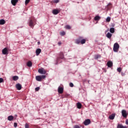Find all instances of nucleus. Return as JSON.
I'll return each mask as SVG.
<instances>
[{
  "mask_svg": "<svg viewBox=\"0 0 128 128\" xmlns=\"http://www.w3.org/2000/svg\"><path fill=\"white\" fill-rule=\"evenodd\" d=\"M107 66H108V68H112L113 66L112 62V61H108L107 62Z\"/></svg>",
  "mask_w": 128,
  "mask_h": 128,
  "instance_id": "13",
  "label": "nucleus"
},
{
  "mask_svg": "<svg viewBox=\"0 0 128 128\" xmlns=\"http://www.w3.org/2000/svg\"><path fill=\"white\" fill-rule=\"evenodd\" d=\"M122 114L123 118H128V113L126 112V110H123L122 111Z\"/></svg>",
  "mask_w": 128,
  "mask_h": 128,
  "instance_id": "5",
  "label": "nucleus"
},
{
  "mask_svg": "<svg viewBox=\"0 0 128 128\" xmlns=\"http://www.w3.org/2000/svg\"><path fill=\"white\" fill-rule=\"evenodd\" d=\"M12 80H18V76H14L12 77Z\"/></svg>",
  "mask_w": 128,
  "mask_h": 128,
  "instance_id": "25",
  "label": "nucleus"
},
{
  "mask_svg": "<svg viewBox=\"0 0 128 128\" xmlns=\"http://www.w3.org/2000/svg\"><path fill=\"white\" fill-rule=\"evenodd\" d=\"M36 56H40V54L42 52V50L40 48H38L36 50Z\"/></svg>",
  "mask_w": 128,
  "mask_h": 128,
  "instance_id": "11",
  "label": "nucleus"
},
{
  "mask_svg": "<svg viewBox=\"0 0 128 128\" xmlns=\"http://www.w3.org/2000/svg\"><path fill=\"white\" fill-rule=\"evenodd\" d=\"M60 36H64L66 34V32H60Z\"/></svg>",
  "mask_w": 128,
  "mask_h": 128,
  "instance_id": "30",
  "label": "nucleus"
},
{
  "mask_svg": "<svg viewBox=\"0 0 128 128\" xmlns=\"http://www.w3.org/2000/svg\"><path fill=\"white\" fill-rule=\"evenodd\" d=\"M8 48H4L2 50L3 54H8Z\"/></svg>",
  "mask_w": 128,
  "mask_h": 128,
  "instance_id": "14",
  "label": "nucleus"
},
{
  "mask_svg": "<svg viewBox=\"0 0 128 128\" xmlns=\"http://www.w3.org/2000/svg\"><path fill=\"white\" fill-rule=\"evenodd\" d=\"M36 80L38 82H42V76H36Z\"/></svg>",
  "mask_w": 128,
  "mask_h": 128,
  "instance_id": "15",
  "label": "nucleus"
},
{
  "mask_svg": "<svg viewBox=\"0 0 128 128\" xmlns=\"http://www.w3.org/2000/svg\"><path fill=\"white\" fill-rule=\"evenodd\" d=\"M4 24H6V20H4L2 19L0 20V26H2Z\"/></svg>",
  "mask_w": 128,
  "mask_h": 128,
  "instance_id": "17",
  "label": "nucleus"
},
{
  "mask_svg": "<svg viewBox=\"0 0 128 128\" xmlns=\"http://www.w3.org/2000/svg\"><path fill=\"white\" fill-rule=\"evenodd\" d=\"M104 72H106V70L104 69Z\"/></svg>",
  "mask_w": 128,
  "mask_h": 128,
  "instance_id": "43",
  "label": "nucleus"
},
{
  "mask_svg": "<svg viewBox=\"0 0 128 128\" xmlns=\"http://www.w3.org/2000/svg\"><path fill=\"white\" fill-rule=\"evenodd\" d=\"M77 108H82V104L80 102L77 103Z\"/></svg>",
  "mask_w": 128,
  "mask_h": 128,
  "instance_id": "26",
  "label": "nucleus"
},
{
  "mask_svg": "<svg viewBox=\"0 0 128 128\" xmlns=\"http://www.w3.org/2000/svg\"><path fill=\"white\" fill-rule=\"evenodd\" d=\"M58 46H60V44H62V42H58Z\"/></svg>",
  "mask_w": 128,
  "mask_h": 128,
  "instance_id": "42",
  "label": "nucleus"
},
{
  "mask_svg": "<svg viewBox=\"0 0 128 128\" xmlns=\"http://www.w3.org/2000/svg\"><path fill=\"white\" fill-rule=\"evenodd\" d=\"M117 70L118 72H122V68H118Z\"/></svg>",
  "mask_w": 128,
  "mask_h": 128,
  "instance_id": "32",
  "label": "nucleus"
},
{
  "mask_svg": "<svg viewBox=\"0 0 128 128\" xmlns=\"http://www.w3.org/2000/svg\"><path fill=\"white\" fill-rule=\"evenodd\" d=\"M100 55L95 56H94L95 60H98V58H100Z\"/></svg>",
  "mask_w": 128,
  "mask_h": 128,
  "instance_id": "31",
  "label": "nucleus"
},
{
  "mask_svg": "<svg viewBox=\"0 0 128 128\" xmlns=\"http://www.w3.org/2000/svg\"><path fill=\"white\" fill-rule=\"evenodd\" d=\"M70 88H74V84L70 82Z\"/></svg>",
  "mask_w": 128,
  "mask_h": 128,
  "instance_id": "37",
  "label": "nucleus"
},
{
  "mask_svg": "<svg viewBox=\"0 0 128 128\" xmlns=\"http://www.w3.org/2000/svg\"><path fill=\"white\" fill-rule=\"evenodd\" d=\"M42 78H42H46V76L44 75H42V76H40Z\"/></svg>",
  "mask_w": 128,
  "mask_h": 128,
  "instance_id": "38",
  "label": "nucleus"
},
{
  "mask_svg": "<svg viewBox=\"0 0 128 128\" xmlns=\"http://www.w3.org/2000/svg\"><path fill=\"white\" fill-rule=\"evenodd\" d=\"M126 124L128 125V119H126Z\"/></svg>",
  "mask_w": 128,
  "mask_h": 128,
  "instance_id": "40",
  "label": "nucleus"
},
{
  "mask_svg": "<svg viewBox=\"0 0 128 128\" xmlns=\"http://www.w3.org/2000/svg\"><path fill=\"white\" fill-rule=\"evenodd\" d=\"M65 28H66V30H70L72 28V27H70V26L69 25H66L65 26Z\"/></svg>",
  "mask_w": 128,
  "mask_h": 128,
  "instance_id": "27",
  "label": "nucleus"
},
{
  "mask_svg": "<svg viewBox=\"0 0 128 128\" xmlns=\"http://www.w3.org/2000/svg\"><path fill=\"white\" fill-rule=\"evenodd\" d=\"M38 44H40V42H38Z\"/></svg>",
  "mask_w": 128,
  "mask_h": 128,
  "instance_id": "44",
  "label": "nucleus"
},
{
  "mask_svg": "<svg viewBox=\"0 0 128 128\" xmlns=\"http://www.w3.org/2000/svg\"><path fill=\"white\" fill-rule=\"evenodd\" d=\"M60 10L56 9H54L52 10V13L53 14L56 15L58 14H60Z\"/></svg>",
  "mask_w": 128,
  "mask_h": 128,
  "instance_id": "6",
  "label": "nucleus"
},
{
  "mask_svg": "<svg viewBox=\"0 0 128 128\" xmlns=\"http://www.w3.org/2000/svg\"><path fill=\"white\" fill-rule=\"evenodd\" d=\"M117 128H128L126 126H124L122 124H118L117 126Z\"/></svg>",
  "mask_w": 128,
  "mask_h": 128,
  "instance_id": "16",
  "label": "nucleus"
},
{
  "mask_svg": "<svg viewBox=\"0 0 128 128\" xmlns=\"http://www.w3.org/2000/svg\"><path fill=\"white\" fill-rule=\"evenodd\" d=\"M30 2V0H26L25 1V4L26 6V4H28Z\"/></svg>",
  "mask_w": 128,
  "mask_h": 128,
  "instance_id": "29",
  "label": "nucleus"
},
{
  "mask_svg": "<svg viewBox=\"0 0 128 128\" xmlns=\"http://www.w3.org/2000/svg\"><path fill=\"white\" fill-rule=\"evenodd\" d=\"M115 117H116V114H112L109 116V119L111 120H114Z\"/></svg>",
  "mask_w": 128,
  "mask_h": 128,
  "instance_id": "12",
  "label": "nucleus"
},
{
  "mask_svg": "<svg viewBox=\"0 0 128 128\" xmlns=\"http://www.w3.org/2000/svg\"><path fill=\"white\" fill-rule=\"evenodd\" d=\"M2 82H4V78H0V84H2Z\"/></svg>",
  "mask_w": 128,
  "mask_h": 128,
  "instance_id": "36",
  "label": "nucleus"
},
{
  "mask_svg": "<svg viewBox=\"0 0 128 128\" xmlns=\"http://www.w3.org/2000/svg\"><path fill=\"white\" fill-rule=\"evenodd\" d=\"M36 92H38L40 90V87H37L35 88Z\"/></svg>",
  "mask_w": 128,
  "mask_h": 128,
  "instance_id": "35",
  "label": "nucleus"
},
{
  "mask_svg": "<svg viewBox=\"0 0 128 128\" xmlns=\"http://www.w3.org/2000/svg\"><path fill=\"white\" fill-rule=\"evenodd\" d=\"M100 16H96L94 18V20H100Z\"/></svg>",
  "mask_w": 128,
  "mask_h": 128,
  "instance_id": "22",
  "label": "nucleus"
},
{
  "mask_svg": "<svg viewBox=\"0 0 128 128\" xmlns=\"http://www.w3.org/2000/svg\"><path fill=\"white\" fill-rule=\"evenodd\" d=\"M38 72L41 74H46V71L44 68H39L38 70Z\"/></svg>",
  "mask_w": 128,
  "mask_h": 128,
  "instance_id": "4",
  "label": "nucleus"
},
{
  "mask_svg": "<svg viewBox=\"0 0 128 128\" xmlns=\"http://www.w3.org/2000/svg\"><path fill=\"white\" fill-rule=\"evenodd\" d=\"M112 34L108 32L107 34L106 35V36L109 38L110 40V38H112Z\"/></svg>",
  "mask_w": 128,
  "mask_h": 128,
  "instance_id": "18",
  "label": "nucleus"
},
{
  "mask_svg": "<svg viewBox=\"0 0 128 128\" xmlns=\"http://www.w3.org/2000/svg\"><path fill=\"white\" fill-rule=\"evenodd\" d=\"M8 120H14V116H10L8 117Z\"/></svg>",
  "mask_w": 128,
  "mask_h": 128,
  "instance_id": "21",
  "label": "nucleus"
},
{
  "mask_svg": "<svg viewBox=\"0 0 128 128\" xmlns=\"http://www.w3.org/2000/svg\"><path fill=\"white\" fill-rule=\"evenodd\" d=\"M121 74H122V76H124V73L122 72V73H121Z\"/></svg>",
  "mask_w": 128,
  "mask_h": 128,
  "instance_id": "41",
  "label": "nucleus"
},
{
  "mask_svg": "<svg viewBox=\"0 0 128 128\" xmlns=\"http://www.w3.org/2000/svg\"><path fill=\"white\" fill-rule=\"evenodd\" d=\"M36 20L34 18H30L28 22L29 26L30 28H34V26H36Z\"/></svg>",
  "mask_w": 128,
  "mask_h": 128,
  "instance_id": "2",
  "label": "nucleus"
},
{
  "mask_svg": "<svg viewBox=\"0 0 128 128\" xmlns=\"http://www.w3.org/2000/svg\"><path fill=\"white\" fill-rule=\"evenodd\" d=\"M27 66L29 67L30 68L31 66H32V62L29 61L27 62Z\"/></svg>",
  "mask_w": 128,
  "mask_h": 128,
  "instance_id": "19",
  "label": "nucleus"
},
{
  "mask_svg": "<svg viewBox=\"0 0 128 128\" xmlns=\"http://www.w3.org/2000/svg\"><path fill=\"white\" fill-rule=\"evenodd\" d=\"M25 128H30V125H28V124L26 123L25 124Z\"/></svg>",
  "mask_w": 128,
  "mask_h": 128,
  "instance_id": "33",
  "label": "nucleus"
},
{
  "mask_svg": "<svg viewBox=\"0 0 128 128\" xmlns=\"http://www.w3.org/2000/svg\"><path fill=\"white\" fill-rule=\"evenodd\" d=\"M74 128H80V126L78 125H75L74 126Z\"/></svg>",
  "mask_w": 128,
  "mask_h": 128,
  "instance_id": "34",
  "label": "nucleus"
},
{
  "mask_svg": "<svg viewBox=\"0 0 128 128\" xmlns=\"http://www.w3.org/2000/svg\"><path fill=\"white\" fill-rule=\"evenodd\" d=\"M106 22H110V17H108L106 19Z\"/></svg>",
  "mask_w": 128,
  "mask_h": 128,
  "instance_id": "28",
  "label": "nucleus"
},
{
  "mask_svg": "<svg viewBox=\"0 0 128 128\" xmlns=\"http://www.w3.org/2000/svg\"><path fill=\"white\" fill-rule=\"evenodd\" d=\"M60 2V0H52L51 2V4H58Z\"/></svg>",
  "mask_w": 128,
  "mask_h": 128,
  "instance_id": "20",
  "label": "nucleus"
},
{
  "mask_svg": "<svg viewBox=\"0 0 128 128\" xmlns=\"http://www.w3.org/2000/svg\"><path fill=\"white\" fill-rule=\"evenodd\" d=\"M110 32L112 34H114V28H111L110 30Z\"/></svg>",
  "mask_w": 128,
  "mask_h": 128,
  "instance_id": "23",
  "label": "nucleus"
},
{
  "mask_svg": "<svg viewBox=\"0 0 128 128\" xmlns=\"http://www.w3.org/2000/svg\"><path fill=\"white\" fill-rule=\"evenodd\" d=\"M16 126H18V124H16V122L14 123V128H16Z\"/></svg>",
  "mask_w": 128,
  "mask_h": 128,
  "instance_id": "39",
  "label": "nucleus"
},
{
  "mask_svg": "<svg viewBox=\"0 0 128 128\" xmlns=\"http://www.w3.org/2000/svg\"><path fill=\"white\" fill-rule=\"evenodd\" d=\"M86 39H84V37L79 36L77 39H76L75 42L76 44H86Z\"/></svg>",
  "mask_w": 128,
  "mask_h": 128,
  "instance_id": "1",
  "label": "nucleus"
},
{
  "mask_svg": "<svg viewBox=\"0 0 128 128\" xmlns=\"http://www.w3.org/2000/svg\"><path fill=\"white\" fill-rule=\"evenodd\" d=\"M60 58H62H62H64V53L62 52H60Z\"/></svg>",
  "mask_w": 128,
  "mask_h": 128,
  "instance_id": "24",
  "label": "nucleus"
},
{
  "mask_svg": "<svg viewBox=\"0 0 128 128\" xmlns=\"http://www.w3.org/2000/svg\"><path fill=\"white\" fill-rule=\"evenodd\" d=\"M84 126H88V124H90V119L86 120L84 121Z\"/></svg>",
  "mask_w": 128,
  "mask_h": 128,
  "instance_id": "7",
  "label": "nucleus"
},
{
  "mask_svg": "<svg viewBox=\"0 0 128 128\" xmlns=\"http://www.w3.org/2000/svg\"><path fill=\"white\" fill-rule=\"evenodd\" d=\"M118 48H120V45L118 43H115L114 45V52H118Z\"/></svg>",
  "mask_w": 128,
  "mask_h": 128,
  "instance_id": "3",
  "label": "nucleus"
},
{
  "mask_svg": "<svg viewBox=\"0 0 128 128\" xmlns=\"http://www.w3.org/2000/svg\"><path fill=\"white\" fill-rule=\"evenodd\" d=\"M16 88L18 90H22V85L20 84H17L16 85Z\"/></svg>",
  "mask_w": 128,
  "mask_h": 128,
  "instance_id": "10",
  "label": "nucleus"
},
{
  "mask_svg": "<svg viewBox=\"0 0 128 128\" xmlns=\"http://www.w3.org/2000/svg\"><path fill=\"white\" fill-rule=\"evenodd\" d=\"M18 2V0H11V3L12 4V6H16Z\"/></svg>",
  "mask_w": 128,
  "mask_h": 128,
  "instance_id": "9",
  "label": "nucleus"
},
{
  "mask_svg": "<svg viewBox=\"0 0 128 128\" xmlns=\"http://www.w3.org/2000/svg\"><path fill=\"white\" fill-rule=\"evenodd\" d=\"M58 92L59 94H62L64 92V88L59 86L58 88Z\"/></svg>",
  "mask_w": 128,
  "mask_h": 128,
  "instance_id": "8",
  "label": "nucleus"
}]
</instances>
